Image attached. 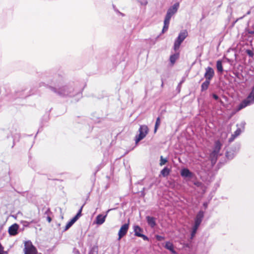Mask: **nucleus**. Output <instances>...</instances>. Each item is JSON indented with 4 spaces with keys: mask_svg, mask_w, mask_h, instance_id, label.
Wrapping results in <instances>:
<instances>
[{
    "mask_svg": "<svg viewBox=\"0 0 254 254\" xmlns=\"http://www.w3.org/2000/svg\"><path fill=\"white\" fill-rule=\"evenodd\" d=\"M233 74L235 75V77H236L238 79H240L241 74L239 72L237 71H233Z\"/></svg>",
    "mask_w": 254,
    "mask_h": 254,
    "instance_id": "obj_40",
    "label": "nucleus"
},
{
    "mask_svg": "<svg viewBox=\"0 0 254 254\" xmlns=\"http://www.w3.org/2000/svg\"><path fill=\"white\" fill-rule=\"evenodd\" d=\"M148 128L146 125H141L138 129L139 134L135 137V142L137 144L140 141L145 137L148 133Z\"/></svg>",
    "mask_w": 254,
    "mask_h": 254,
    "instance_id": "obj_4",
    "label": "nucleus"
},
{
    "mask_svg": "<svg viewBox=\"0 0 254 254\" xmlns=\"http://www.w3.org/2000/svg\"><path fill=\"white\" fill-rule=\"evenodd\" d=\"M145 188H143L142 189V190L140 191V195L141 196H143L144 197L145 195Z\"/></svg>",
    "mask_w": 254,
    "mask_h": 254,
    "instance_id": "obj_46",
    "label": "nucleus"
},
{
    "mask_svg": "<svg viewBox=\"0 0 254 254\" xmlns=\"http://www.w3.org/2000/svg\"><path fill=\"white\" fill-rule=\"evenodd\" d=\"M113 9H114V10H115L116 12H118V13H120V14L121 15H122V16H124V14L122 13V12H120V11H119V10L116 8V6H115L114 4H113Z\"/></svg>",
    "mask_w": 254,
    "mask_h": 254,
    "instance_id": "obj_43",
    "label": "nucleus"
},
{
    "mask_svg": "<svg viewBox=\"0 0 254 254\" xmlns=\"http://www.w3.org/2000/svg\"><path fill=\"white\" fill-rule=\"evenodd\" d=\"M219 154L212 151L209 155L210 159L212 165L215 164L218 159Z\"/></svg>",
    "mask_w": 254,
    "mask_h": 254,
    "instance_id": "obj_23",
    "label": "nucleus"
},
{
    "mask_svg": "<svg viewBox=\"0 0 254 254\" xmlns=\"http://www.w3.org/2000/svg\"><path fill=\"white\" fill-rule=\"evenodd\" d=\"M84 204H83L80 209L78 210L77 213L69 221V222L72 224V225L80 218V217L82 215V209L84 206Z\"/></svg>",
    "mask_w": 254,
    "mask_h": 254,
    "instance_id": "obj_20",
    "label": "nucleus"
},
{
    "mask_svg": "<svg viewBox=\"0 0 254 254\" xmlns=\"http://www.w3.org/2000/svg\"><path fill=\"white\" fill-rule=\"evenodd\" d=\"M216 68L218 73L222 74L224 71L223 65H222V61L221 60H219L216 62Z\"/></svg>",
    "mask_w": 254,
    "mask_h": 254,
    "instance_id": "obj_25",
    "label": "nucleus"
},
{
    "mask_svg": "<svg viewBox=\"0 0 254 254\" xmlns=\"http://www.w3.org/2000/svg\"><path fill=\"white\" fill-rule=\"evenodd\" d=\"M24 228H25V227H24L23 226V228H21V229L20 228V231H23V230H24Z\"/></svg>",
    "mask_w": 254,
    "mask_h": 254,
    "instance_id": "obj_55",
    "label": "nucleus"
},
{
    "mask_svg": "<svg viewBox=\"0 0 254 254\" xmlns=\"http://www.w3.org/2000/svg\"><path fill=\"white\" fill-rule=\"evenodd\" d=\"M179 7V3H175L173 6L169 7L167 11V14L171 16H172L175 14L178 9Z\"/></svg>",
    "mask_w": 254,
    "mask_h": 254,
    "instance_id": "obj_15",
    "label": "nucleus"
},
{
    "mask_svg": "<svg viewBox=\"0 0 254 254\" xmlns=\"http://www.w3.org/2000/svg\"><path fill=\"white\" fill-rule=\"evenodd\" d=\"M84 204H83L80 209L78 210L77 213L69 221V222L72 224V225L80 218V217L82 215V209L84 206Z\"/></svg>",
    "mask_w": 254,
    "mask_h": 254,
    "instance_id": "obj_18",
    "label": "nucleus"
},
{
    "mask_svg": "<svg viewBox=\"0 0 254 254\" xmlns=\"http://www.w3.org/2000/svg\"><path fill=\"white\" fill-rule=\"evenodd\" d=\"M98 248L97 246L92 247L89 252L88 254H98Z\"/></svg>",
    "mask_w": 254,
    "mask_h": 254,
    "instance_id": "obj_30",
    "label": "nucleus"
},
{
    "mask_svg": "<svg viewBox=\"0 0 254 254\" xmlns=\"http://www.w3.org/2000/svg\"><path fill=\"white\" fill-rule=\"evenodd\" d=\"M188 35V33L186 30H183L179 33L178 37L175 40L174 43V49L176 51L178 50L184 40Z\"/></svg>",
    "mask_w": 254,
    "mask_h": 254,
    "instance_id": "obj_3",
    "label": "nucleus"
},
{
    "mask_svg": "<svg viewBox=\"0 0 254 254\" xmlns=\"http://www.w3.org/2000/svg\"><path fill=\"white\" fill-rule=\"evenodd\" d=\"M181 176L185 179H192L194 174L187 168H183L180 171Z\"/></svg>",
    "mask_w": 254,
    "mask_h": 254,
    "instance_id": "obj_9",
    "label": "nucleus"
},
{
    "mask_svg": "<svg viewBox=\"0 0 254 254\" xmlns=\"http://www.w3.org/2000/svg\"><path fill=\"white\" fill-rule=\"evenodd\" d=\"M0 254H7V253L3 250L1 252H0Z\"/></svg>",
    "mask_w": 254,
    "mask_h": 254,
    "instance_id": "obj_52",
    "label": "nucleus"
},
{
    "mask_svg": "<svg viewBox=\"0 0 254 254\" xmlns=\"http://www.w3.org/2000/svg\"><path fill=\"white\" fill-rule=\"evenodd\" d=\"M242 131H243L242 130L241 128L238 127L233 134L234 135V136L237 137L241 133Z\"/></svg>",
    "mask_w": 254,
    "mask_h": 254,
    "instance_id": "obj_36",
    "label": "nucleus"
},
{
    "mask_svg": "<svg viewBox=\"0 0 254 254\" xmlns=\"http://www.w3.org/2000/svg\"><path fill=\"white\" fill-rule=\"evenodd\" d=\"M171 17H172V16H171L170 15H169L168 14H167L166 13L164 21L166 22L170 23V21Z\"/></svg>",
    "mask_w": 254,
    "mask_h": 254,
    "instance_id": "obj_37",
    "label": "nucleus"
},
{
    "mask_svg": "<svg viewBox=\"0 0 254 254\" xmlns=\"http://www.w3.org/2000/svg\"><path fill=\"white\" fill-rule=\"evenodd\" d=\"M155 238L156 240L158 241H161L165 239V237L164 236H162L159 235H156L155 236Z\"/></svg>",
    "mask_w": 254,
    "mask_h": 254,
    "instance_id": "obj_38",
    "label": "nucleus"
},
{
    "mask_svg": "<svg viewBox=\"0 0 254 254\" xmlns=\"http://www.w3.org/2000/svg\"><path fill=\"white\" fill-rule=\"evenodd\" d=\"M115 208H111L108 209L106 212V214L105 215H103L102 214H98L95 218V220L94 221V223H96L98 225H101L103 224L106 220V218L108 215V213L112 210H114Z\"/></svg>",
    "mask_w": 254,
    "mask_h": 254,
    "instance_id": "obj_8",
    "label": "nucleus"
},
{
    "mask_svg": "<svg viewBox=\"0 0 254 254\" xmlns=\"http://www.w3.org/2000/svg\"><path fill=\"white\" fill-rule=\"evenodd\" d=\"M246 53L251 58H253L254 56L253 51L250 49H247L246 50Z\"/></svg>",
    "mask_w": 254,
    "mask_h": 254,
    "instance_id": "obj_35",
    "label": "nucleus"
},
{
    "mask_svg": "<svg viewBox=\"0 0 254 254\" xmlns=\"http://www.w3.org/2000/svg\"><path fill=\"white\" fill-rule=\"evenodd\" d=\"M183 82H184V80H183L181 81H180V83H179V84L178 85L177 89L179 91V92L180 91L181 88V84L183 83Z\"/></svg>",
    "mask_w": 254,
    "mask_h": 254,
    "instance_id": "obj_45",
    "label": "nucleus"
},
{
    "mask_svg": "<svg viewBox=\"0 0 254 254\" xmlns=\"http://www.w3.org/2000/svg\"><path fill=\"white\" fill-rule=\"evenodd\" d=\"M178 57L179 54H174L171 55L170 57V62H171V64H174L175 63L177 59L178 58Z\"/></svg>",
    "mask_w": 254,
    "mask_h": 254,
    "instance_id": "obj_29",
    "label": "nucleus"
},
{
    "mask_svg": "<svg viewBox=\"0 0 254 254\" xmlns=\"http://www.w3.org/2000/svg\"><path fill=\"white\" fill-rule=\"evenodd\" d=\"M179 7V3H175L173 6L169 7L167 11V14L171 16H172L175 14L178 9Z\"/></svg>",
    "mask_w": 254,
    "mask_h": 254,
    "instance_id": "obj_14",
    "label": "nucleus"
},
{
    "mask_svg": "<svg viewBox=\"0 0 254 254\" xmlns=\"http://www.w3.org/2000/svg\"><path fill=\"white\" fill-rule=\"evenodd\" d=\"M25 91V89H22L21 91H20V92H24ZM19 92V91H18V92H17V93H18Z\"/></svg>",
    "mask_w": 254,
    "mask_h": 254,
    "instance_id": "obj_54",
    "label": "nucleus"
},
{
    "mask_svg": "<svg viewBox=\"0 0 254 254\" xmlns=\"http://www.w3.org/2000/svg\"><path fill=\"white\" fill-rule=\"evenodd\" d=\"M203 206H204L205 208H206V207H207V203L206 202H204V203H203Z\"/></svg>",
    "mask_w": 254,
    "mask_h": 254,
    "instance_id": "obj_53",
    "label": "nucleus"
},
{
    "mask_svg": "<svg viewBox=\"0 0 254 254\" xmlns=\"http://www.w3.org/2000/svg\"><path fill=\"white\" fill-rule=\"evenodd\" d=\"M129 220H128V223H125L121 227L119 232H118V239L120 240L124 236H125L129 228Z\"/></svg>",
    "mask_w": 254,
    "mask_h": 254,
    "instance_id": "obj_10",
    "label": "nucleus"
},
{
    "mask_svg": "<svg viewBox=\"0 0 254 254\" xmlns=\"http://www.w3.org/2000/svg\"><path fill=\"white\" fill-rule=\"evenodd\" d=\"M201 184V183L199 182H195L194 183V185L197 187L200 186Z\"/></svg>",
    "mask_w": 254,
    "mask_h": 254,
    "instance_id": "obj_50",
    "label": "nucleus"
},
{
    "mask_svg": "<svg viewBox=\"0 0 254 254\" xmlns=\"http://www.w3.org/2000/svg\"><path fill=\"white\" fill-rule=\"evenodd\" d=\"M184 247L185 248H190V244L189 243H186L184 244Z\"/></svg>",
    "mask_w": 254,
    "mask_h": 254,
    "instance_id": "obj_48",
    "label": "nucleus"
},
{
    "mask_svg": "<svg viewBox=\"0 0 254 254\" xmlns=\"http://www.w3.org/2000/svg\"><path fill=\"white\" fill-rule=\"evenodd\" d=\"M240 147L239 144H236L235 146L232 147L230 150L227 151L225 153V156L228 160L233 159L238 152Z\"/></svg>",
    "mask_w": 254,
    "mask_h": 254,
    "instance_id": "obj_6",
    "label": "nucleus"
},
{
    "mask_svg": "<svg viewBox=\"0 0 254 254\" xmlns=\"http://www.w3.org/2000/svg\"><path fill=\"white\" fill-rule=\"evenodd\" d=\"M47 220H48V221L49 222H51V221H52V218H51V217H50V216H48V217H47Z\"/></svg>",
    "mask_w": 254,
    "mask_h": 254,
    "instance_id": "obj_51",
    "label": "nucleus"
},
{
    "mask_svg": "<svg viewBox=\"0 0 254 254\" xmlns=\"http://www.w3.org/2000/svg\"><path fill=\"white\" fill-rule=\"evenodd\" d=\"M146 220L148 224V225L152 228H154L156 225V218L153 216H146Z\"/></svg>",
    "mask_w": 254,
    "mask_h": 254,
    "instance_id": "obj_16",
    "label": "nucleus"
},
{
    "mask_svg": "<svg viewBox=\"0 0 254 254\" xmlns=\"http://www.w3.org/2000/svg\"><path fill=\"white\" fill-rule=\"evenodd\" d=\"M72 226V224H71L69 221H68L66 225H65V228L64 230V231H65L66 230H67L68 229H69L71 226Z\"/></svg>",
    "mask_w": 254,
    "mask_h": 254,
    "instance_id": "obj_39",
    "label": "nucleus"
},
{
    "mask_svg": "<svg viewBox=\"0 0 254 254\" xmlns=\"http://www.w3.org/2000/svg\"><path fill=\"white\" fill-rule=\"evenodd\" d=\"M250 13H251V10H249V11L247 12V13H246V14L244 15L243 16H242V17H240V18H237V19H236V20L234 22L233 24H235L236 22H237L239 19H243V18L244 17H245L247 15H249V14H250Z\"/></svg>",
    "mask_w": 254,
    "mask_h": 254,
    "instance_id": "obj_41",
    "label": "nucleus"
},
{
    "mask_svg": "<svg viewBox=\"0 0 254 254\" xmlns=\"http://www.w3.org/2000/svg\"><path fill=\"white\" fill-rule=\"evenodd\" d=\"M214 76V70L213 68L210 66H208L205 68V72L204 73V77L206 80L210 81Z\"/></svg>",
    "mask_w": 254,
    "mask_h": 254,
    "instance_id": "obj_13",
    "label": "nucleus"
},
{
    "mask_svg": "<svg viewBox=\"0 0 254 254\" xmlns=\"http://www.w3.org/2000/svg\"><path fill=\"white\" fill-rule=\"evenodd\" d=\"M84 204H83L80 209L78 210L77 213L69 221V222L72 224V225L80 218V217L82 215V209L84 206Z\"/></svg>",
    "mask_w": 254,
    "mask_h": 254,
    "instance_id": "obj_21",
    "label": "nucleus"
},
{
    "mask_svg": "<svg viewBox=\"0 0 254 254\" xmlns=\"http://www.w3.org/2000/svg\"><path fill=\"white\" fill-rule=\"evenodd\" d=\"M19 226L17 223H14L8 228V232L10 236H15L19 233Z\"/></svg>",
    "mask_w": 254,
    "mask_h": 254,
    "instance_id": "obj_11",
    "label": "nucleus"
},
{
    "mask_svg": "<svg viewBox=\"0 0 254 254\" xmlns=\"http://www.w3.org/2000/svg\"><path fill=\"white\" fill-rule=\"evenodd\" d=\"M211 96L215 100H219V96L215 93H212L211 94Z\"/></svg>",
    "mask_w": 254,
    "mask_h": 254,
    "instance_id": "obj_42",
    "label": "nucleus"
},
{
    "mask_svg": "<svg viewBox=\"0 0 254 254\" xmlns=\"http://www.w3.org/2000/svg\"><path fill=\"white\" fill-rule=\"evenodd\" d=\"M29 95H30L29 94H26V95H24L23 94H20L18 96H19L21 98H23L24 97H27V96H28Z\"/></svg>",
    "mask_w": 254,
    "mask_h": 254,
    "instance_id": "obj_49",
    "label": "nucleus"
},
{
    "mask_svg": "<svg viewBox=\"0 0 254 254\" xmlns=\"http://www.w3.org/2000/svg\"><path fill=\"white\" fill-rule=\"evenodd\" d=\"M254 104V85L252 90L246 99L243 100L237 106V110L238 111L241 110L243 108L252 105Z\"/></svg>",
    "mask_w": 254,
    "mask_h": 254,
    "instance_id": "obj_2",
    "label": "nucleus"
},
{
    "mask_svg": "<svg viewBox=\"0 0 254 254\" xmlns=\"http://www.w3.org/2000/svg\"><path fill=\"white\" fill-rule=\"evenodd\" d=\"M163 79H162V84H161V86L163 87Z\"/></svg>",
    "mask_w": 254,
    "mask_h": 254,
    "instance_id": "obj_56",
    "label": "nucleus"
},
{
    "mask_svg": "<svg viewBox=\"0 0 254 254\" xmlns=\"http://www.w3.org/2000/svg\"><path fill=\"white\" fill-rule=\"evenodd\" d=\"M246 123L245 121H242L240 124H237L236 126L238 127L240 126L242 128V130L244 131L245 128V125Z\"/></svg>",
    "mask_w": 254,
    "mask_h": 254,
    "instance_id": "obj_34",
    "label": "nucleus"
},
{
    "mask_svg": "<svg viewBox=\"0 0 254 254\" xmlns=\"http://www.w3.org/2000/svg\"><path fill=\"white\" fill-rule=\"evenodd\" d=\"M160 161V165L162 166L168 162V160L167 158H164L162 156H161Z\"/></svg>",
    "mask_w": 254,
    "mask_h": 254,
    "instance_id": "obj_33",
    "label": "nucleus"
},
{
    "mask_svg": "<svg viewBox=\"0 0 254 254\" xmlns=\"http://www.w3.org/2000/svg\"><path fill=\"white\" fill-rule=\"evenodd\" d=\"M40 128H39L38 132L40 131Z\"/></svg>",
    "mask_w": 254,
    "mask_h": 254,
    "instance_id": "obj_57",
    "label": "nucleus"
},
{
    "mask_svg": "<svg viewBox=\"0 0 254 254\" xmlns=\"http://www.w3.org/2000/svg\"><path fill=\"white\" fill-rule=\"evenodd\" d=\"M246 32H247L249 34H254V30H251L249 29H246Z\"/></svg>",
    "mask_w": 254,
    "mask_h": 254,
    "instance_id": "obj_47",
    "label": "nucleus"
},
{
    "mask_svg": "<svg viewBox=\"0 0 254 254\" xmlns=\"http://www.w3.org/2000/svg\"><path fill=\"white\" fill-rule=\"evenodd\" d=\"M169 24H170V23L166 22L164 21V26H163V29L162 30V33H165V32H166L168 30L169 26Z\"/></svg>",
    "mask_w": 254,
    "mask_h": 254,
    "instance_id": "obj_32",
    "label": "nucleus"
},
{
    "mask_svg": "<svg viewBox=\"0 0 254 254\" xmlns=\"http://www.w3.org/2000/svg\"><path fill=\"white\" fill-rule=\"evenodd\" d=\"M164 248L169 250L172 254H178L175 250L173 244L170 241H167L164 245Z\"/></svg>",
    "mask_w": 254,
    "mask_h": 254,
    "instance_id": "obj_17",
    "label": "nucleus"
},
{
    "mask_svg": "<svg viewBox=\"0 0 254 254\" xmlns=\"http://www.w3.org/2000/svg\"><path fill=\"white\" fill-rule=\"evenodd\" d=\"M222 146V144L220 140H218L215 141L214 146L212 151L219 153L220 150Z\"/></svg>",
    "mask_w": 254,
    "mask_h": 254,
    "instance_id": "obj_22",
    "label": "nucleus"
},
{
    "mask_svg": "<svg viewBox=\"0 0 254 254\" xmlns=\"http://www.w3.org/2000/svg\"><path fill=\"white\" fill-rule=\"evenodd\" d=\"M37 221L35 220H32L30 222L26 221H21L20 223L23 225L24 227H29L31 223H36Z\"/></svg>",
    "mask_w": 254,
    "mask_h": 254,
    "instance_id": "obj_28",
    "label": "nucleus"
},
{
    "mask_svg": "<svg viewBox=\"0 0 254 254\" xmlns=\"http://www.w3.org/2000/svg\"><path fill=\"white\" fill-rule=\"evenodd\" d=\"M237 137L236 136H234L233 134H232L231 136L229 138V142H233L235 138Z\"/></svg>",
    "mask_w": 254,
    "mask_h": 254,
    "instance_id": "obj_44",
    "label": "nucleus"
},
{
    "mask_svg": "<svg viewBox=\"0 0 254 254\" xmlns=\"http://www.w3.org/2000/svg\"><path fill=\"white\" fill-rule=\"evenodd\" d=\"M84 204H83L80 209L78 210L77 213L69 221V222L72 224V225L80 218V217L82 215V209L84 206Z\"/></svg>",
    "mask_w": 254,
    "mask_h": 254,
    "instance_id": "obj_19",
    "label": "nucleus"
},
{
    "mask_svg": "<svg viewBox=\"0 0 254 254\" xmlns=\"http://www.w3.org/2000/svg\"><path fill=\"white\" fill-rule=\"evenodd\" d=\"M24 254H38L36 247L30 241H26L24 243Z\"/></svg>",
    "mask_w": 254,
    "mask_h": 254,
    "instance_id": "obj_5",
    "label": "nucleus"
},
{
    "mask_svg": "<svg viewBox=\"0 0 254 254\" xmlns=\"http://www.w3.org/2000/svg\"><path fill=\"white\" fill-rule=\"evenodd\" d=\"M42 78H47L53 85L46 84L45 86L52 92L61 97H76L75 100L78 101L82 97L83 88L79 87L77 83L69 82L64 84V79L62 75L55 73L54 69L45 71L42 73Z\"/></svg>",
    "mask_w": 254,
    "mask_h": 254,
    "instance_id": "obj_1",
    "label": "nucleus"
},
{
    "mask_svg": "<svg viewBox=\"0 0 254 254\" xmlns=\"http://www.w3.org/2000/svg\"><path fill=\"white\" fill-rule=\"evenodd\" d=\"M204 216V212L201 210L197 213L195 218L193 225L199 226L202 221Z\"/></svg>",
    "mask_w": 254,
    "mask_h": 254,
    "instance_id": "obj_12",
    "label": "nucleus"
},
{
    "mask_svg": "<svg viewBox=\"0 0 254 254\" xmlns=\"http://www.w3.org/2000/svg\"><path fill=\"white\" fill-rule=\"evenodd\" d=\"M160 123H161L160 118L159 117H158L156 119L155 124V127H154V133L156 132L159 127L160 125Z\"/></svg>",
    "mask_w": 254,
    "mask_h": 254,
    "instance_id": "obj_31",
    "label": "nucleus"
},
{
    "mask_svg": "<svg viewBox=\"0 0 254 254\" xmlns=\"http://www.w3.org/2000/svg\"><path fill=\"white\" fill-rule=\"evenodd\" d=\"M210 83V81L205 79V81L203 82L201 85V91L203 92L206 90L209 87Z\"/></svg>",
    "mask_w": 254,
    "mask_h": 254,
    "instance_id": "obj_26",
    "label": "nucleus"
},
{
    "mask_svg": "<svg viewBox=\"0 0 254 254\" xmlns=\"http://www.w3.org/2000/svg\"><path fill=\"white\" fill-rule=\"evenodd\" d=\"M133 231L134 232L135 236L140 237L144 241H149L148 237L142 233L143 230L139 226L134 225L133 226Z\"/></svg>",
    "mask_w": 254,
    "mask_h": 254,
    "instance_id": "obj_7",
    "label": "nucleus"
},
{
    "mask_svg": "<svg viewBox=\"0 0 254 254\" xmlns=\"http://www.w3.org/2000/svg\"><path fill=\"white\" fill-rule=\"evenodd\" d=\"M171 170L167 167H165L161 171V174L164 177H167L170 173Z\"/></svg>",
    "mask_w": 254,
    "mask_h": 254,
    "instance_id": "obj_27",
    "label": "nucleus"
},
{
    "mask_svg": "<svg viewBox=\"0 0 254 254\" xmlns=\"http://www.w3.org/2000/svg\"><path fill=\"white\" fill-rule=\"evenodd\" d=\"M199 227V226H196L194 225H192L191 230L190 231V240H192L193 239V238L195 236V235L197 233Z\"/></svg>",
    "mask_w": 254,
    "mask_h": 254,
    "instance_id": "obj_24",
    "label": "nucleus"
}]
</instances>
